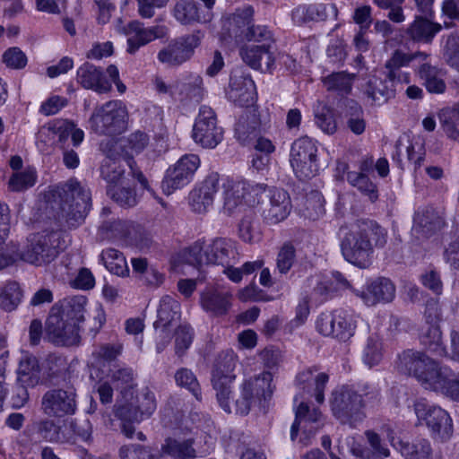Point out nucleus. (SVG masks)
Returning <instances> with one entry per match:
<instances>
[{
	"instance_id": "11",
	"label": "nucleus",
	"mask_w": 459,
	"mask_h": 459,
	"mask_svg": "<svg viewBox=\"0 0 459 459\" xmlns=\"http://www.w3.org/2000/svg\"><path fill=\"white\" fill-rule=\"evenodd\" d=\"M316 152L315 143L308 137L299 138L292 143L290 161L299 179L305 180L316 175Z\"/></svg>"
},
{
	"instance_id": "29",
	"label": "nucleus",
	"mask_w": 459,
	"mask_h": 459,
	"mask_svg": "<svg viewBox=\"0 0 459 459\" xmlns=\"http://www.w3.org/2000/svg\"><path fill=\"white\" fill-rule=\"evenodd\" d=\"M317 372L318 368L316 366L299 372L296 377V385L300 390L307 394H310L311 386L315 385L313 395L318 403H323L325 401V388L329 377L326 373Z\"/></svg>"
},
{
	"instance_id": "19",
	"label": "nucleus",
	"mask_w": 459,
	"mask_h": 459,
	"mask_svg": "<svg viewBox=\"0 0 459 459\" xmlns=\"http://www.w3.org/2000/svg\"><path fill=\"white\" fill-rule=\"evenodd\" d=\"M221 176L217 172L209 174L189 195V204L197 213H206L212 206L214 197L221 188Z\"/></svg>"
},
{
	"instance_id": "24",
	"label": "nucleus",
	"mask_w": 459,
	"mask_h": 459,
	"mask_svg": "<svg viewBox=\"0 0 459 459\" xmlns=\"http://www.w3.org/2000/svg\"><path fill=\"white\" fill-rule=\"evenodd\" d=\"M76 82L86 90H91L99 94L111 91V82L107 79L103 69L89 62L77 69Z\"/></svg>"
},
{
	"instance_id": "32",
	"label": "nucleus",
	"mask_w": 459,
	"mask_h": 459,
	"mask_svg": "<svg viewBox=\"0 0 459 459\" xmlns=\"http://www.w3.org/2000/svg\"><path fill=\"white\" fill-rule=\"evenodd\" d=\"M432 16L419 15L415 17L413 22L406 30L407 36L416 42L430 43L442 26L439 23L433 22Z\"/></svg>"
},
{
	"instance_id": "61",
	"label": "nucleus",
	"mask_w": 459,
	"mask_h": 459,
	"mask_svg": "<svg viewBox=\"0 0 459 459\" xmlns=\"http://www.w3.org/2000/svg\"><path fill=\"white\" fill-rule=\"evenodd\" d=\"M444 57L451 67L459 71V34H452L447 37Z\"/></svg>"
},
{
	"instance_id": "59",
	"label": "nucleus",
	"mask_w": 459,
	"mask_h": 459,
	"mask_svg": "<svg viewBox=\"0 0 459 459\" xmlns=\"http://www.w3.org/2000/svg\"><path fill=\"white\" fill-rule=\"evenodd\" d=\"M36 182V173L33 169H26L14 173L9 180V187L13 191H23L31 187Z\"/></svg>"
},
{
	"instance_id": "3",
	"label": "nucleus",
	"mask_w": 459,
	"mask_h": 459,
	"mask_svg": "<svg viewBox=\"0 0 459 459\" xmlns=\"http://www.w3.org/2000/svg\"><path fill=\"white\" fill-rule=\"evenodd\" d=\"M60 218L68 228L81 225L91 206L90 190L77 180H69L58 192Z\"/></svg>"
},
{
	"instance_id": "9",
	"label": "nucleus",
	"mask_w": 459,
	"mask_h": 459,
	"mask_svg": "<svg viewBox=\"0 0 459 459\" xmlns=\"http://www.w3.org/2000/svg\"><path fill=\"white\" fill-rule=\"evenodd\" d=\"M414 411L418 420L428 427L434 439L441 442L450 439L454 430L453 421L446 411L439 406L417 402Z\"/></svg>"
},
{
	"instance_id": "13",
	"label": "nucleus",
	"mask_w": 459,
	"mask_h": 459,
	"mask_svg": "<svg viewBox=\"0 0 459 459\" xmlns=\"http://www.w3.org/2000/svg\"><path fill=\"white\" fill-rule=\"evenodd\" d=\"M80 326L65 316H62L57 307H51L46 321L47 339L58 346H71L80 342Z\"/></svg>"
},
{
	"instance_id": "39",
	"label": "nucleus",
	"mask_w": 459,
	"mask_h": 459,
	"mask_svg": "<svg viewBox=\"0 0 459 459\" xmlns=\"http://www.w3.org/2000/svg\"><path fill=\"white\" fill-rule=\"evenodd\" d=\"M86 304V297L77 295L66 298L63 301L55 304L52 307H57L62 316H65L69 320L75 322L80 326V323L85 319Z\"/></svg>"
},
{
	"instance_id": "63",
	"label": "nucleus",
	"mask_w": 459,
	"mask_h": 459,
	"mask_svg": "<svg viewBox=\"0 0 459 459\" xmlns=\"http://www.w3.org/2000/svg\"><path fill=\"white\" fill-rule=\"evenodd\" d=\"M306 210L307 216L312 220H316L325 213L323 196L317 193H311L306 199Z\"/></svg>"
},
{
	"instance_id": "22",
	"label": "nucleus",
	"mask_w": 459,
	"mask_h": 459,
	"mask_svg": "<svg viewBox=\"0 0 459 459\" xmlns=\"http://www.w3.org/2000/svg\"><path fill=\"white\" fill-rule=\"evenodd\" d=\"M268 193L269 203L264 207L262 216L266 223L274 225L288 217L291 211V201L284 189L272 187Z\"/></svg>"
},
{
	"instance_id": "23",
	"label": "nucleus",
	"mask_w": 459,
	"mask_h": 459,
	"mask_svg": "<svg viewBox=\"0 0 459 459\" xmlns=\"http://www.w3.org/2000/svg\"><path fill=\"white\" fill-rule=\"evenodd\" d=\"M367 306H375L377 303H389L395 297V286L392 281L385 277H378L367 282L362 290H356Z\"/></svg>"
},
{
	"instance_id": "40",
	"label": "nucleus",
	"mask_w": 459,
	"mask_h": 459,
	"mask_svg": "<svg viewBox=\"0 0 459 459\" xmlns=\"http://www.w3.org/2000/svg\"><path fill=\"white\" fill-rule=\"evenodd\" d=\"M254 10L250 5L237 9L229 19V32L238 40H243L247 30L251 28Z\"/></svg>"
},
{
	"instance_id": "35",
	"label": "nucleus",
	"mask_w": 459,
	"mask_h": 459,
	"mask_svg": "<svg viewBox=\"0 0 459 459\" xmlns=\"http://www.w3.org/2000/svg\"><path fill=\"white\" fill-rule=\"evenodd\" d=\"M388 438L405 459H431L432 449L427 439H416L412 442L400 440L395 443L391 434H388Z\"/></svg>"
},
{
	"instance_id": "64",
	"label": "nucleus",
	"mask_w": 459,
	"mask_h": 459,
	"mask_svg": "<svg viewBox=\"0 0 459 459\" xmlns=\"http://www.w3.org/2000/svg\"><path fill=\"white\" fill-rule=\"evenodd\" d=\"M3 61L8 67L22 69L27 64V56L19 48L13 47L4 53Z\"/></svg>"
},
{
	"instance_id": "50",
	"label": "nucleus",
	"mask_w": 459,
	"mask_h": 459,
	"mask_svg": "<svg viewBox=\"0 0 459 459\" xmlns=\"http://www.w3.org/2000/svg\"><path fill=\"white\" fill-rule=\"evenodd\" d=\"M178 386L189 391L196 400H202L201 386L195 373L186 368H178L174 375Z\"/></svg>"
},
{
	"instance_id": "18",
	"label": "nucleus",
	"mask_w": 459,
	"mask_h": 459,
	"mask_svg": "<svg viewBox=\"0 0 459 459\" xmlns=\"http://www.w3.org/2000/svg\"><path fill=\"white\" fill-rule=\"evenodd\" d=\"M39 134L40 137L43 135L56 137L59 148L69 145L68 139L70 137L74 147H78L84 139L83 131L66 119H54L48 122L39 129Z\"/></svg>"
},
{
	"instance_id": "15",
	"label": "nucleus",
	"mask_w": 459,
	"mask_h": 459,
	"mask_svg": "<svg viewBox=\"0 0 459 459\" xmlns=\"http://www.w3.org/2000/svg\"><path fill=\"white\" fill-rule=\"evenodd\" d=\"M200 165L197 155L187 154L180 158L178 162L169 168L162 180V189L166 195L187 185Z\"/></svg>"
},
{
	"instance_id": "21",
	"label": "nucleus",
	"mask_w": 459,
	"mask_h": 459,
	"mask_svg": "<svg viewBox=\"0 0 459 459\" xmlns=\"http://www.w3.org/2000/svg\"><path fill=\"white\" fill-rule=\"evenodd\" d=\"M123 32L127 38V53L134 55L138 49L155 39L163 37L164 27L152 26L145 28L139 21H132L123 28Z\"/></svg>"
},
{
	"instance_id": "27",
	"label": "nucleus",
	"mask_w": 459,
	"mask_h": 459,
	"mask_svg": "<svg viewBox=\"0 0 459 459\" xmlns=\"http://www.w3.org/2000/svg\"><path fill=\"white\" fill-rule=\"evenodd\" d=\"M273 48L268 45H249L240 49L242 60L251 68L270 71L274 65Z\"/></svg>"
},
{
	"instance_id": "28",
	"label": "nucleus",
	"mask_w": 459,
	"mask_h": 459,
	"mask_svg": "<svg viewBox=\"0 0 459 459\" xmlns=\"http://www.w3.org/2000/svg\"><path fill=\"white\" fill-rule=\"evenodd\" d=\"M204 255L212 264L228 266L237 260L238 251L234 241L218 238L206 244Z\"/></svg>"
},
{
	"instance_id": "6",
	"label": "nucleus",
	"mask_w": 459,
	"mask_h": 459,
	"mask_svg": "<svg viewBox=\"0 0 459 459\" xmlns=\"http://www.w3.org/2000/svg\"><path fill=\"white\" fill-rule=\"evenodd\" d=\"M273 376L270 372H263L261 375L246 380L239 388V393L233 397L235 412L247 415L251 408L271 397Z\"/></svg>"
},
{
	"instance_id": "12",
	"label": "nucleus",
	"mask_w": 459,
	"mask_h": 459,
	"mask_svg": "<svg viewBox=\"0 0 459 459\" xmlns=\"http://www.w3.org/2000/svg\"><path fill=\"white\" fill-rule=\"evenodd\" d=\"M203 38L200 30L177 38L159 52L158 59L169 66H178L193 56Z\"/></svg>"
},
{
	"instance_id": "52",
	"label": "nucleus",
	"mask_w": 459,
	"mask_h": 459,
	"mask_svg": "<svg viewBox=\"0 0 459 459\" xmlns=\"http://www.w3.org/2000/svg\"><path fill=\"white\" fill-rule=\"evenodd\" d=\"M22 293L17 283H9L0 293V307L5 311L14 310L21 301Z\"/></svg>"
},
{
	"instance_id": "25",
	"label": "nucleus",
	"mask_w": 459,
	"mask_h": 459,
	"mask_svg": "<svg viewBox=\"0 0 459 459\" xmlns=\"http://www.w3.org/2000/svg\"><path fill=\"white\" fill-rule=\"evenodd\" d=\"M396 82L387 74L384 78L372 76L362 87V92L371 105H381L394 96Z\"/></svg>"
},
{
	"instance_id": "33",
	"label": "nucleus",
	"mask_w": 459,
	"mask_h": 459,
	"mask_svg": "<svg viewBox=\"0 0 459 459\" xmlns=\"http://www.w3.org/2000/svg\"><path fill=\"white\" fill-rule=\"evenodd\" d=\"M195 440L189 438L167 437L161 445V454L173 459H196Z\"/></svg>"
},
{
	"instance_id": "60",
	"label": "nucleus",
	"mask_w": 459,
	"mask_h": 459,
	"mask_svg": "<svg viewBox=\"0 0 459 459\" xmlns=\"http://www.w3.org/2000/svg\"><path fill=\"white\" fill-rule=\"evenodd\" d=\"M292 21L298 25H302L320 17L319 8L314 4H303L296 7L291 13Z\"/></svg>"
},
{
	"instance_id": "20",
	"label": "nucleus",
	"mask_w": 459,
	"mask_h": 459,
	"mask_svg": "<svg viewBox=\"0 0 459 459\" xmlns=\"http://www.w3.org/2000/svg\"><path fill=\"white\" fill-rule=\"evenodd\" d=\"M42 409L48 416L64 417L74 414L76 409L74 390L52 389L42 397Z\"/></svg>"
},
{
	"instance_id": "36",
	"label": "nucleus",
	"mask_w": 459,
	"mask_h": 459,
	"mask_svg": "<svg viewBox=\"0 0 459 459\" xmlns=\"http://www.w3.org/2000/svg\"><path fill=\"white\" fill-rule=\"evenodd\" d=\"M203 79L196 74H191L173 82L172 97L179 100H195L198 101L202 97Z\"/></svg>"
},
{
	"instance_id": "54",
	"label": "nucleus",
	"mask_w": 459,
	"mask_h": 459,
	"mask_svg": "<svg viewBox=\"0 0 459 459\" xmlns=\"http://www.w3.org/2000/svg\"><path fill=\"white\" fill-rule=\"evenodd\" d=\"M295 260L296 249L294 246L290 242L284 243L280 248L276 259V266L280 273L286 274L294 264Z\"/></svg>"
},
{
	"instance_id": "46",
	"label": "nucleus",
	"mask_w": 459,
	"mask_h": 459,
	"mask_svg": "<svg viewBox=\"0 0 459 459\" xmlns=\"http://www.w3.org/2000/svg\"><path fill=\"white\" fill-rule=\"evenodd\" d=\"M100 256L106 268L111 273L117 276L128 275L129 268L121 252L114 248H107L102 251Z\"/></svg>"
},
{
	"instance_id": "48",
	"label": "nucleus",
	"mask_w": 459,
	"mask_h": 459,
	"mask_svg": "<svg viewBox=\"0 0 459 459\" xmlns=\"http://www.w3.org/2000/svg\"><path fill=\"white\" fill-rule=\"evenodd\" d=\"M418 56H423L424 58L428 56L427 54L420 52L410 56L400 50L394 51L392 57L385 64V74H387V76L394 78L395 81L401 82L404 75L401 73L400 68L409 64V62H411Z\"/></svg>"
},
{
	"instance_id": "7",
	"label": "nucleus",
	"mask_w": 459,
	"mask_h": 459,
	"mask_svg": "<svg viewBox=\"0 0 459 459\" xmlns=\"http://www.w3.org/2000/svg\"><path fill=\"white\" fill-rule=\"evenodd\" d=\"M237 365V357L233 352H225L219 355L212 371V385L216 392L220 406L226 412H231L230 398L231 394L230 385L236 378L234 370Z\"/></svg>"
},
{
	"instance_id": "26",
	"label": "nucleus",
	"mask_w": 459,
	"mask_h": 459,
	"mask_svg": "<svg viewBox=\"0 0 459 459\" xmlns=\"http://www.w3.org/2000/svg\"><path fill=\"white\" fill-rule=\"evenodd\" d=\"M221 202L220 212L226 216L238 213L245 204L238 181L231 178H221Z\"/></svg>"
},
{
	"instance_id": "43",
	"label": "nucleus",
	"mask_w": 459,
	"mask_h": 459,
	"mask_svg": "<svg viewBox=\"0 0 459 459\" xmlns=\"http://www.w3.org/2000/svg\"><path fill=\"white\" fill-rule=\"evenodd\" d=\"M355 78V74L341 71L323 77L322 82L327 91L337 92L340 95H347L351 91Z\"/></svg>"
},
{
	"instance_id": "38",
	"label": "nucleus",
	"mask_w": 459,
	"mask_h": 459,
	"mask_svg": "<svg viewBox=\"0 0 459 459\" xmlns=\"http://www.w3.org/2000/svg\"><path fill=\"white\" fill-rule=\"evenodd\" d=\"M40 368L36 357L24 353L19 361L17 380L23 386H35L39 381Z\"/></svg>"
},
{
	"instance_id": "56",
	"label": "nucleus",
	"mask_w": 459,
	"mask_h": 459,
	"mask_svg": "<svg viewBox=\"0 0 459 459\" xmlns=\"http://www.w3.org/2000/svg\"><path fill=\"white\" fill-rule=\"evenodd\" d=\"M207 243L195 242L183 252V259L186 263L198 266L202 264H212L204 255V248Z\"/></svg>"
},
{
	"instance_id": "42",
	"label": "nucleus",
	"mask_w": 459,
	"mask_h": 459,
	"mask_svg": "<svg viewBox=\"0 0 459 459\" xmlns=\"http://www.w3.org/2000/svg\"><path fill=\"white\" fill-rule=\"evenodd\" d=\"M419 76L429 93L441 94L445 92L446 85L444 73L436 66L423 64L419 70Z\"/></svg>"
},
{
	"instance_id": "53",
	"label": "nucleus",
	"mask_w": 459,
	"mask_h": 459,
	"mask_svg": "<svg viewBox=\"0 0 459 459\" xmlns=\"http://www.w3.org/2000/svg\"><path fill=\"white\" fill-rule=\"evenodd\" d=\"M244 39L249 42H256L258 45H268L269 48H273L274 46L273 33L264 25H252L243 37Z\"/></svg>"
},
{
	"instance_id": "34",
	"label": "nucleus",
	"mask_w": 459,
	"mask_h": 459,
	"mask_svg": "<svg viewBox=\"0 0 459 459\" xmlns=\"http://www.w3.org/2000/svg\"><path fill=\"white\" fill-rule=\"evenodd\" d=\"M365 436L368 439V442L372 448V452L369 451L367 447H364L360 444H358L351 439V454L359 459H369L370 455H374L376 457H388L390 455V450L384 444L379 437V435L373 430H367L365 432Z\"/></svg>"
},
{
	"instance_id": "14",
	"label": "nucleus",
	"mask_w": 459,
	"mask_h": 459,
	"mask_svg": "<svg viewBox=\"0 0 459 459\" xmlns=\"http://www.w3.org/2000/svg\"><path fill=\"white\" fill-rule=\"evenodd\" d=\"M192 137L195 143L204 148H215L223 139V130L218 126L213 109L202 106L195 118Z\"/></svg>"
},
{
	"instance_id": "8",
	"label": "nucleus",
	"mask_w": 459,
	"mask_h": 459,
	"mask_svg": "<svg viewBox=\"0 0 459 459\" xmlns=\"http://www.w3.org/2000/svg\"><path fill=\"white\" fill-rule=\"evenodd\" d=\"M361 401L358 391L350 386H342L332 394V411L342 424L355 427L366 417L361 410Z\"/></svg>"
},
{
	"instance_id": "47",
	"label": "nucleus",
	"mask_w": 459,
	"mask_h": 459,
	"mask_svg": "<svg viewBox=\"0 0 459 459\" xmlns=\"http://www.w3.org/2000/svg\"><path fill=\"white\" fill-rule=\"evenodd\" d=\"M237 180L238 181V186L242 193L245 204L249 206H255L258 204L262 199L263 195L265 194L267 190V185L247 180L244 178Z\"/></svg>"
},
{
	"instance_id": "30",
	"label": "nucleus",
	"mask_w": 459,
	"mask_h": 459,
	"mask_svg": "<svg viewBox=\"0 0 459 459\" xmlns=\"http://www.w3.org/2000/svg\"><path fill=\"white\" fill-rule=\"evenodd\" d=\"M228 99L240 107L250 106L255 100V86L248 76H231L227 91Z\"/></svg>"
},
{
	"instance_id": "41",
	"label": "nucleus",
	"mask_w": 459,
	"mask_h": 459,
	"mask_svg": "<svg viewBox=\"0 0 459 459\" xmlns=\"http://www.w3.org/2000/svg\"><path fill=\"white\" fill-rule=\"evenodd\" d=\"M179 302L170 296L163 297L158 309V319L153 324L155 330L161 328V331L165 332L172 322L179 318Z\"/></svg>"
},
{
	"instance_id": "51",
	"label": "nucleus",
	"mask_w": 459,
	"mask_h": 459,
	"mask_svg": "<svg viewBox=\"0 0 459 459\" xmlns=\"http://www.w3.org/2000/svg\"><path fill=\"white\" fill-rule=\"evenodd\" d=\"M382 342L377 335H370L364 348L363 361L369 368L377 365L382 359Z\"/></svg>"
},
{
	"instance_id": "2",
	"label": "nucleus",
	"mask_w": 459,
	"mask_h": 459,
	"mask_svg": "<svg viewBox=\"0 0 459 459\" xmlns=\"http://www.w3.org/2000/svg\"><path fill=\"white\" fill-rule=\"evenodd\" d=\"M340 247L343 258L350 264L368 268L373 262L374 248H383L387 231L374 221H362L339 230Z\"/></svg>"
},
{
	"instance_id": "10",
	"label": "nucleus",
	"mask_w": 459,
	"mask_h": 459,
	"mask_svg": "<svg viewBox=\"0 0 459 459\" xmlns=\"http://www.w3.org/2000/svg\"><path fill=\"white\" fill-rule=\"evenodd\" d=\"M356 323L352 313L339 308L329 314L322 313L316 320V329L325 336L347 341L354 334Z\"/></svg>"
},
{
	"instance_id": "44",
	"label": "nucleus",
	"mask_w": 459,
	"mask_h": 459,
	"mask_svg": "<svg viewBox=\"0 0 459 459\" xmlns=\"http://www.w3.org/2000/svg\"><path fill=\"white\" fill-rule=\"evenodd\" d=\"M420 343L430 352L443 356L445 348L442 345V333L438 325H427L420 333Z\"/></svg>"
},
{
	"instance_id": "49",
	"label": "nucleus",
	"mask_w": 459,
	"mask_h": 459,
	"mask_svg": "<svg viewBox=\"0 0 459 459\" xmlns=\"http://www.w3.org/2000/svg\"><path fill=\"white\" fill-rule=\"evenodd\" d=\"M347 181L363 195L368 196L371 202H375L378 198L377 187L368 175L351 171L347 173Z\"/></svg>"
},
{
	"instance_id": "57",
	"label": "nucleus",
	"mask_w": 459,
	"mask_h": 459,
	"mask_svg": "<svg viewBox=\"0 0 459 459\" xmlns=\"http://www.w3.org/2000/svg\"><path fill=\"white\" fill-rule=\"evenodd\" d=\"M175 335V352L182 357L193 342L194 330L190 325H183L177 329Z\"/></svg>"
},
{
	"instance_id": "17",
	"label": "nucleus",
	"mask_w": 459,
	"mask_h": 459,
	"mask_svg": "<svg viewBox=\"0 0 459 459\" xmlns=\"http://www.w3.org/2000/svg\"><path fill=\"white\" fill-rule=\"evenodd\" d=\"M324 425V419L321 411L316 409L310 407L301 401L296 410L295 420L290 429V438L295 440L299 429L302 430L304 438L301 441L304 445H307V439L310 436L316 434V432L321 429Z\"/></svg>"
},
{
	"instance_id": "55",
	"label": "nucleus",
	"mask_w": 459,
	"mask_h": 459,
	"mask_svg": "<svg viewBox=\"0 0 459 459\" xmlns=\"http://www.w3.org/2000/svg\"><path fill=\"white\" fill-rule=\"evenodd\" d=\"M258 126L255 114L241 116L235 126V134L238 139L245 143L255 133Z\"/></svg>"
},
{
	"instance_id": "62",
	"label": "nucleus",
	"mask_w": 459,
	"mask_h": 459,
	"mask_svg": "<svg viewBox=\"0 0 459 459\" xmlns=\"http://www.w3.org/2000/svg\"><path fill=\"white\" fill-rule=\"evenodd\" d=\"M359 394L361 396V410L364 408L376 409L381 403V394L380 391L368 385H364L360 386L358 391Z\"/></svg>"
},
{
	"instance_id": "58",
	"label": "nucleus",
	"mask_w": 459,
	"mask_h": 459,
	"mask_svg": "<svg viewBox=\"0 0 459 459\" xmlns=\"http://www.w3.org/2000/svg\"><path fill=\"white\" fill-rule=\"evenodd\" d=\"M108 195L122 207H133L137 204L136 195L129 187L116 188L109 186Z\"/></svg>"
},
{
	"instance_id": "37",
	"label": "nucleus",
	"mask_w": 459,
	"mask_h": 459,
	"mask_svg": "<svg viewBox=\"0 0 459 459\" xmlns=\"http://www.w3.org/2000/svg\"><path fill=\"white\" fill-rule=\"evenodd\" d=\"M413 221L414 229L426 236L439 230L444 225L442 217L430 206L419 209L415 212Z\"/></svg>"
},
{
	"instance_id": "16",
	"label": "nucleus",
	"mask_w": 459,
	"mask_h": 459,
	"mask_svg": "<svg viewBox=\"0 0 459 459\" xmlns=\"http://www.w3.org/2000/svg\"><path fill=\"white\" fill-rule=\"evenodd\" d=\"M100 151L104 155L100 166V177L111 186L125 174L117 143L114 139L104 140L100 143Z\"/></svg>"
},
{
	"instance_id": "5",
	"label": "nucleus",
	"mask_w": 459,
	"mask_h": 459,
	"mask_svg": "<svg viewBox=\"0 0 459 459\" xmlns=\"http://www.w3.org/2000/svg\"><path fill=\"white\" fill-rule=\"evenodd\" d=\"M60 249V232L37 233L28 238V244L21 258L36 266H42L54 261Z\"/></svg>"
},
{
	"instance_id": "31",
	"label": "nucleus",
	"mask_w": 459,
	"mask_h": 459,
	"mask_svg": "<svg viewBox=\"0 0 459 459\" xmlns=\"http://www.w3.org/2000/svg\"><path fill=\"white\" fill-rule=\"evenodd\" d=\"M231 294L214 289H206L201 293L200 303L204 310L212 316H223L231 307Z\"/></svg>"
},
{
	"instance_id": "45",
	"label": "nucleus",
	"mask_w": 459,
	"mask_h": 459,
	"mask_svg": "<svg viewBox=\"0 0 459 459\" xmlns=\"http://www.w3.org/2000/svg\"><path fill=\"white\" fill-rule=\"evenodd\" d=\"M175 19L181 24H192L201 22L200 10L195 0H179L173 9Z\"/></svg>"
},
{
	"instance_id": "1",
	"label": "nucleus",
	"mask_w": 459,
	"mask_h": 459,
	"mask_svg": "<svg viewBox=\"0 0 459 459\" xmlns=\"http://www.w3.org/2000/svg\"><path fill=\"white\" fill-rule=\"evenodd\" d=\"M400 371L413 377L426 391L459 403V372L422 351L407 350L399 356Z\"/></svg>"
},
{
	"instance_id": "4",
	"label": "nucleus",
	"mask_w": 459,
	"mask_h": 459,
	"mask_svg": "<svg viewBox=\"0 0 459 459\" xmlns=\"http://www.w3.org/2000/svg\"><path fill=\"white\" fill-rule=\"evenodd\" d=\"M127 116L121 101H108L94 109L90 118L91 128L100 135H118L127 127Z\"/></svg>"
}]
</instances>
